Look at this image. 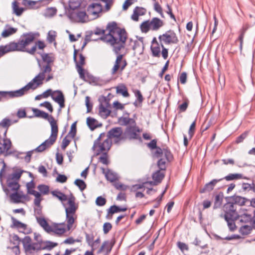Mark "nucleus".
Here are the masks:
<instances>
[{"mask_svg": "<svg viewBox=\"0 0 255 255\" xmlns=\"http://www.w3.org/2000/svg\"><path fill=\"white\" fill-rule=\"evenodd\" d=\"M107 30L108 33L103 36L101 39L113 46L115 53L118 54L125 47L127 39V33L125 29L119 28L114 22L109 23L107 25Z\"/></svg>", "mask_w": 255, "mask_h": 255, "instance_id": "nucleus-1", "label": "nucleus"}, {"mask_svg": "<svg viewBox=\"0 0 255 255\" xmlns=\"http://www.w3.org/2000/svg\"><path fill=\"white\" fill-rule=\"evenodd\" d=\"M31 110L34 117L47 120L51 126V134L49 138L35 149L37 152H41L50 148L56 141L58 133L57 121L52 116L44 111L33 108Z\"/></svg>", "mask_w": 255, "mask_h": 255, "instance_id": "nucleus-2", "label": "nucleus"}, {"mask_svg": "<svg viewBox=\"0 0 255 255\" xmlns=\"http://www.w3.org/2000/svg\"><path fill=\"white\" fill-rule=\"evenodd\" d=\"M42 59L46 65L41 68V72L36 76L31 81L27 84L30 89L34 90L39 85L43 84V81L45 79L48 82L53 78V74L51 73L52 68L51 64L54 61V57L51 53H43L41 54Z\"/></svg>", "mask_w": 255, "mask_h": 255, "instance_id": "nucleus-3", "label": "nucleus"}, {"mask_svg": "<svg viewBox=\"0 0 255 255\" xmlns=\"http://www.w3.org/2000/svg\"><path fill=\"white\" fill-rule=\"evenodd\" d=\"M34 39L35 35L33 33H26L22 35L17 42H11L4 46L8 53L18 51L34 54L36 50V45H34L31 48H28V46L33 42Z\"/></svg>", "mask_w": 255, "mask_h": 255, "instance_id": "nucleus-4", "label": "nucleus"}, {"mask_svg": "<svg viewBox=\"0 0 255 255\" xmlns=\"http://www.w3.org/2000/svg\"><path fill=\"white\" fill-rule=\"evenodd\" d=\"M66 203H63L66 215V222L68 227L71 228L74 223H77L78 216L76 212L79 208V203L76 202V198L71 196L66 200Z\"/></svg>", "mask_w": 255, "mask_h": 255, "instance_id": "nucleus-5", "label": "nucleus"}, {"mask_svg": "<svg viewBox=\"0 0 255 255\" xmlns=\"http://www.w3.org/2000/svg\"><path fill=\"white\" fill-rule=\"evenodd\" d=\"M159 42L162 48L161 55L164 59H166L168 56V49L164 47L163 44L166 45L175 44L179 42L176 33L172 30L166 31L158 36Z\"/></svg>", "mask_w": 255, "mask_h": 255, "instance_id": "nucleus-6", "label": "nucleus"}, {"mask_svg": "<svg viewBox=\"0 0 255 255\" xmlns=\"http://www.w3.org/2000/svg\"><path fill=\"white\" fill-rule=\"evenodd\" d=\"M112 143V140L108 137L105 133H102L95 141L93 149L97 155L102 152H107L110 150Z\"/></svg>", "mask_w": 255, "mask_h": 255, "instance_id": "nucleus-7", "label": "nucleus"}, {"mask_svg": "<svg viewBox=\"0 0 255 255\" xmlns=\"http://www.w3.org/2000/svg\"><path fill=\"white\" fill-rule=\"evenodd\" d=\"M164 25L163 20L157 17H153L151 20L142 22L140 28L142 32L147 33L149 30L157 31Z\"/></svg>", "mask_w": 255, "mask_h": 255, "instance_id": "nucleus-8", "label": "nucleus"}, {"mask_svg": "<svg viewBox=\"0 0 255 255\" xmlns=\"http://www.w3.org/2000/svg\"><path fill=\"white\" fill-rule=\"evenodd\" d=\"M79 50L74 49L73 59L76 62L77 71L79 74L80 78L82 80L88 81L90 77L88 73H86L83 66L85 64V57L82 53L79 54V59L77 60Z\"/></svg>", "mask_w": 255, "mask_h": 255, "instance_id": "nucleus-9", "label": "nucleus"}, {"mask_svg": "<svg viewBox=\"0 0 255 255\" xmlns=\"http://www.w3.org/2000/svg\"><path fill=\"white\" fill-rule=\"evenodd\" d=\"M30 89V88L27 84L24 87L18 90L8 92L0 91V101L3 100H7L11 98L22 97L27 94Z\"/></svg>", "mask_w": 255, "mask_h": 255, "instance_id": "nucleus-10", "label": "nucleus"}, {"mask_svg": "<svg viewBox=\"0 0 255 255\" xmlns=\"http://www.w3.org/2000/svg\"><path fill=\"white\" fill-rule=\"evenodd\" d=\"M223 210L225 214L221 215V217L225 219L239 218V214L236 211L237 207L233 203L228 202L225 204Z\"/></svg>", "mask_w": 255, "mask_h": 255, "instance_id": "nucleus-11", "label": "nucleus"}, {"mask_svg": "<svg viewBox=\"0 0 255 255\" xmlns=\"http://www.w3.org/2000/svg\"><path fill=\"white\" fill-rule=\"evenodd\" d=\"M77 227V223H74L71 226V228L68 227V224L66 222V224L64 223H55L51 226V233H53L55 234L61 236L63 235L67 231L73 230Z\"/></svg>", "mask_w": 255, "mask_h": 255, "instance_id": "nucleus-12", "label": "nucleus"}, {"mask_svg": "<svg viewBox=\"0 0 255 255\" xmlns=\"http://www.w3.org/2000/svg\"><path fill=\"white\" fill-rule=\"evenodd\" d=\"M111 140L113 139L116 143H118L126 138V136L123 133V129L120 127L114 128L110 129L107 135Z\"/></svg>", "mask_w": 255, "mask_h": 255, "instance_id": "nucleus-13", "label": "nucleus"}, {"mask_svg": "<svg viewBox=\"0 0 255 255\" xmlns=\"http://www.w3.org/2000/svg\"><path fill=\"white\" fill-rule=\"evenodd\" d=\"M127 62L125 59H124V55L119 54L117 56L114 66L111 69L112 75L116 74L118 71L122 72L127 66Z\"/></svg>", "mask_w": 255, "mask_h": 255, "instance_id": "nucleus-14", "label": "nucleus"}, {"mask_svg": "<svg viewBox=\"0 0 255 255\" xmlns=\"http://www.w3.org/2000/svg\"><path fill=\"white\" fill-rule=\"evenodd\" d=\"M87 10L89 15L92 16L94 18H96L99 16V14L102 12L103 8L101 4L93 2L88 6Z\"/></svg>", "mask_w": 255, "mask_h": 255, "instance_id": "nucleus-15", "label": "nucleus"}, {"mask_svg": "<svg viewBox=\"0 0 255 255\" xmlns=\"http://www.w3.org/2000/svg\"><path fill=\"white\" fill-rule=\"evenodd\" d=\"M141 132L139 128L136 126V122L134 125L128 126L126 129L125 134L129 139H137L138 132Z\"/></svg>", "mask_w": 255, "mask_h": 255, "instance_id": "nucleus-16", "label": "nucleus"}, {"mask_svg": "<svg viewBox=\"0 0 255 255\" xmlns=\"http://www.w3.org/2000/svg\"><path fill=\"white\" fill-rule=\"evenodd\" d=\"M27 192L28 193L34 196L35 198L33 201V203L37 207H40L41 202L43 200L42 194L39 192L33 189V187L27 185Z\"/></svg>", "mask_w": 255, "mask_h": 255, "instance_id": "nucleus-17", "label": "nucleus"}, {"mask_svg": "<svg viewBox=\"0 0 255 255\" xmlns=\"http://www.w3.org/2000/svg\"><path fill=\"white\" fill-rule=\"evenodd\" d=\"M89 14L84 11H79L70 13V17L79 22H86L89 20Z\"/></svg>", "mask_w": 255, "mask_h": 255, "instance_id": "nucleus-18", "label": "nucleus"}, {"mask_svg": "<svg viewBox=\"0 0 255 255\" xmlns=\"http://www.w3.org/2000/svg\"><path fill=\"white\" fill-rule=\"evenodd\" d=\"M161 43H159L156 37H154L151 41L150 49L152 55L155 57H160L162 50L161 51Z\"/></svg>", "mask_w": 255, "mask_h": 255, "instance_id": "nucleus-19", "label": "nucleus"}, {"mask_svg": "<svg viewBox=\"0 0 255 255\" xmlns=\"http://www.w3.org/2000/svg\"><path fill=\"white\" fill-rule=\"evenodd\" d=\"M110 104L106 101L102 103L99 106V113L100 115L104 118H107L111 113V111L109 109Z\"/></svg>", "mask_w": 255, "mask_h": 255, "instance_id": "nucleus-20", "label": "nucleus"}, {"mask_svg": "<svg viewBox=\"0 0 255 255\" xmlns=\"http://www.w3.org/2000/svg\"><path fill=\"white\" fill-rule=\"evenodd\" d=\"M52 98L59 105L61 108H63L65 107V99L62 92L60 91L54 92V95H52Z\"/></svg>", "mask_w": 255, "mask_h": 255, "instance_id": "nucleus-21", "label": "nucleus"}, {"mask_svg": "<svg viewBox=\"0 0 255 255\" xmlns=\"http://www.w3.org/2000/svg\"><path fill=\"white\" fill-rule=\"evenodd\" d=\"M113 247V244L109 241H104L98 250V254L104 253L105 255H108L111 252Z\"/></svg>", "mask_w": 255, "mask_h": 255, "instance_id": "nucleus-22", "label": "nucleus"}, {"mask_svg": "<svg viewBox=\"0 0 255 255\" xmlns=\"http://www.w3.org/2000/svg\"><path fill=\"white\" fill-rule=\"evenodd\" d=\"M249 27V25L247 23L243 24L242 27L239 32V36L238 39L236 40V42H240V49L241 51L243 49V39L247 30Z\"/></svg>", "mask_w": 255, "mask_h": 255, "instance_id": "nucleus-23", "label": "nucleus"}, {"mask_svg": "<svg viewBox=\"0 0 255 255\" xmlns=\"http://www.w3.org/2000/svg\"><path fill=\"white\" fill-rule=\"evenodd\" d=\"M11 220L12 222L11 228L21 230L22 232L27 230V225L26 224L19 221L13 217H11Z\"/></svg>", "mask_w": 255, "mask_h": 255, "instance_id": "nucleus-24", "label": "nucleus"}, {"mask_svg": "<svg viewBox=\"0 0 255 255\" xmlns=\"http://www.w3.org/2000/svg\"><path fill=\"white\" fill-rule=\"evenodd\" d=\"M146 12V9L145 8L136 6L133 10L131 18L135 21H137L139 19V17L144 15Z\"/></svg>", "mask_w": 255, "mask_h": 255, "instance_id": "nucleus-25", "label": "nucleus"}, {"mask_svg": "<svg viewBox=\"0 0 255 255\" xmlns=\"http://www.w3.org/2000/svg\"><path fill=\"white\" fill-rule=\"evenodd\" d=\"M36 221L45 232L48 233H51V226L49 224L45 218L42 217H36Z\"/></svg>", "mask_w": 255, "mask_h": 255, "instance_id": "nucleus-26", "label": "nucleus"}, {"mask_svg": "<svg viewBox=\"0 0 255 255\" xmlns=\"http://www.w3.org/2000/svg\"><path fill=\"white\" fill-rule=\"evenodd\" d=\"M116 93L121 94L124 97H129L130 95L128 92V90L124 84H120L115 87Z\"/></svg>", "mask_w": 255, "mask_h": 255, "instance_id": "nucleus-27", "label": "nucleus"}, {"mask_svg": "<svg viewBox=\"0 0 255 255\" xmlns=\"http://www.w3.org/2000/svg\"><path fill=\"white\" fill-rule=\"evenodd\" d=\"M86 122L88 126L92 130L102 126L101 124H99L96 120L91 117L87 118Z\"/></svg>", "mask_w": 255, "mask_h": 255, "instance_id": "nucleus-28", "label": "nucleus"}, {"mask_svg": "<svg viewBox=\"0 0 255 255\" xmlns=\"http://www.w3.org/2000/svg\"><path fill=\"white\" fill-rule=\"evenodd\" d=\"M119 124L122 126H130L134 125L135 121L133 119L128 117H121L118 121Z\"/></svg>", "mask_w": 255, "mask_h": 255, "instance_id": "nucleus-29", "label": "nucleus"}, {"mask_svg": "<svg viewBox=\"0 0 255 255\" xmlns=\"http://www.w3.org/2000/svg\"><path fill=\"white\" fill-rule=\"evenodd\" d=\"M11 200L14 203H18L21 202L22 199L25 198V196L21 192H15L10 196Z\"/></svg>", "mask_w": 255, "mask_h": 255, "instance_id": "nucleus-30", "label": "nucleus"}, {"mask_svg": "<svg viewBox=\"0 0 255 255\" xmlns=\"http://www.w3.org/2000/svg\"><path fill=\"white\" fill-rule=\"evenodd\" d=\"M25 240L27 241V243L25 245L26 251L32 252L38 250V245L36 243H30L31 239L29 237H26Z\"/></svg>", "mask_w": 255, "mask_h": 255, "instance_id": "nucleus-31", "label": "nucleus"}, {"mask_svg": "<svg viewBox=\"0 0 255 255\" xmlns=\"http://www.w3.org/2000/svg\"><path fill=\"white\" fill-rule=\"evenodd\" d=\"M127 210V207H120L116 205H113L111 206L109 209L108 213V215H111L112 216L115 213L126 211Z\"/></svg>", "mask_w": 255, "mask_h": 255, "instance_id": "nucleus-32", "label": "nucleus"}, {"mask_svg": "<svg viewBox=\"0 0 255 255\" xmlns=\"http://www.w3.org/2000/svg\"><path fill=\"white\" fill-rule=\"evenodd\" d=\"M51 193L53 196L57 198L60 201H61L62 203L64 201H66L68 198L66 195L58 190L52 191Z\"/></svg>", "mask_w": 255, "mask_h": 255, "instance_id": "nucleus-33", "label": "nucleus"}, {"mask_svg": "<svg viewBox=\"0 0 255 255\" xmlns=\"http://www.w3.org/2000/svg\"><path fill=\"white\" fill-rule=\"evenodd\" d=\"M38 3V1L30 0H23L22 2V4L29 9L38 8L39 6L36 5Z\"/></svg>", "mask_w": 255, "mask_h": 255, "instance_id": "nucleus-34", "label": "nucleus"}, {"mask_svg": "<svg viewBox=\"0 0 255 255\" xmlns=\"http://www.w3.org/2000/svg\"><path fill=\"white\" fill-rule=\"evenodd\" d=\"M12 7L13 12L17 16L21 15L24 10V9L23 8L19 7L18 2L16 1H14L12 3Z\"/></svg>", "mask_w": 255, "mask_h": 255, "instance_id": "nucleus-35", "label": "nucleus"}, {"mask_svg": "<svg viewBox=\"0 0 255 255\" xmlns=\"http://www.w3.org/2000/svg\"><path fill=\"white\" fill-rule=\"evenodd\" d=\"M17 28L9 27L4 29L2 32L1 35L3 38H6L14 34L17 31Z\"/></svg>", "mask_w": 255, "mask_h": 255, "instance_id": "nucleus-36", "label": "nucleus"}, {"mask_svg": "<svg viewBox=\"0 0 255 255\" xmlns=\"http://www.w3.org/2000/svg\"><path fill=\"white\" fill-rule=\"evenodd\" d=\"M222 179H213L208 183H207L204 188V190L206 191H210L214 189V186L218 182L221 181Z\"/></svg>", "mask_w": 255, "mask_h": 255, "instance_id": "nucleus-37", "label": "nucleus"}, {"mask_svg": "<svg viewBox=\"0 0 255 255\" xmlns=\"http://www.w3.org/2000/svg\"><path fill=\"white\" fill-rule=\"evenodd\" d=\"M103 172L105 174L107 179L110 182H114L117 179L116 175L113 173L112 171L108 170L106 172L104 168H102Z\"/></svg>", "mask_w": 255, "mask_h": 255, "instance_id": "nucleus-38", "label": "nucleus"}, {"mask_svg": "<svg viewBox=\"0 0 255 255\" xmlns=\"http://www.w3.org/2000/svg\"><path fill=\"white\" fill-rule=\"evenodd\" d=\"M243 178V175L240 173H230L224 177L227 181L236 180Z\"/></svg>", "mask_w": 255, "mask_h": 255, "instance_id": "nucleus-39", "label": "nucleus"}, {"mask_svg": "<svg viewBox=\"0 0 255 255\" xmlns=\"http://www.w3.org/2000/svg\"><path fill=\"white\" fill-rule=\"evenodd\" d=\"M82 0H69V6L71 9L75 10L80 7Z\"/></svg>", "mask_w": 255, "mask_h": 255, "instance_id": "nucleus-40", "label": "nucleus"}, {"mask_svg": "<svg viewBox=\"0 0 255 255\" xmlns=\"http://www.w3.org/2000/svg\"><path fill=\"white\" fill-rule=\"evenodd\" d=\"M164 177V174L158 170L152 175L153 179L158 183H160Z\"/></svg>", "mask_w": 255, "mask_h": 255, "instance_id": "nucleus-41", "label": "nucleus"}, {"mask_svg": "<svg viewBox=\"0 0 255 255\" xmlns=\"http://www.w3.org/2000/svg\"><path fill=\"white\" fill-rule=\"evenodd\" d=\"M240 222L244 223H248L251 221L252 215L247 213L239 214V218Z\"/></svg>", "mask_w": 255, "mask_h": 255, "instance_id": "nucleus-42", "label": "nucleus"}, {"mask_svg": "<svg viewBox=\"0 0 255 255\" xmlns=\"http://www.w3.org/2000/svg\"><path fill=\"white\" fill-rule=\"evenodd\" d=\"M252 230V227L248 225H245L240 228L239 232L243 236H247L251 233Z\"/></svg>", "mask_w": 255, "mask_h": 255, "instance_id": "nucleus-43", "label": "nucleus"}, {"mask_svg": "<svg viewBox=\"0 0 255 255\" xmlns=\"http://www.w3.org/2000/svg\"><path fill=\"white\" fill-rule=\"evenodd\" d=\"M37 188L42 195H47L49 192V186L45 185H39L37 186Z\"/></svg>", "mask_w": 255, "mask_h": 255, "instance_id": "nucleus-44", "label": "nucleus"}, {"mask_svg": "<svg viewBox=\"0 0 255 255\" xmlns=\"http://www.w3.org/2000/svg\"><path fill=\"white\" fill-rule=\"evenodd\" d=\"M73 138L70 136L68 134L64 138V139L62 140V145H61V148L62 149L65 150L66 148L67 147V146L70 143L71 140Z\"/></svg>", "mask_w": 255, "mask_h": 255, "instance_id": "nucleus-45", "label": "nucleus"}, {"mask_svg": "<svg viewBox=\"0 0 255 255\" xmlns=\"http://www.w3.org/2000/svg\"><path fill=\"white\" fill-rule=\"evenodd\" d=\"M238 219H225L228 223V227L230 230L232 231L235 230L237 228V227L235 223V221L237 220Z\"/></svg>", "mask_w": 255, "mask_h": 255, "instance_id": "nucleus-46", "label": "nucleus"}, {"mask_svg": "<svg viewBox=\"0 0 255 255\" xmlns=\"http://www.w3.org/2000/svg\"><path fill=\"white\" fill-rule=\"evenodd\" d=\"M249 133V131H245L243 133H242L240 136L237 137L235 142L237 144H239L243 142L245 139H246L248 136Z\"/></svg>", "mask_w": 255, "mask_h": 255, "instance_id": "nucleus-47", "label": "nucleus"}, {"mask_svg": "<svg viewBox=\"0 0 255 255\" xmlns=\"http://www.w3.org/2000/svg\"><path fill=\"white\" fill-rule=\"evenodd\" d=\"M82 242L81 238L74 239L73 237H69L63 242V243L67 245H72L75 243H80Z\"/></svg>", "mask_w": 255, "mask_h": 255, "instance_id": "nucleus-48", "label": "nucleus"}, {"mask_svg": "<svg viewBox=\"0 0 255 255\" xmlns=\"http://www.w3.org/2000/svg\"><path fill=\"white\" fill-rule=\"evenodd\" d=\"M195 127H196V121H194L192 124L190 125L188 130L189 134V139L190 140L192 138L195 131Z\"/></svg>", "mask_w": 255, "mask_h": 255, "instance_id": "nucleus-49", "label": "nucleus"}, {"mask_svg": "<svg viewBox=\"0 0 255 255\" xmlns=\"http://www.w3.org/2000/svg\"><path fill=\"white\" fill-rule=\"evenodd\" d=\"M223 201V198L220 195L215 196L214 208H217L221 205Z\"/></svg>", "mask_w": 255, "mask_h": 255, "instance_id": "nucleus-50", "label": "nucleus"}, {"mask_svg": "<svg viewBox=\"0 0 255 255\" xmlns=\"http://www.w3.org/2000/svg\"><path fill=\"white\" fill-rule=\"evenodd\" d=\"M114 187L119 190L125 191L128 188V186L120 182H115L114 184Z\"/></svg>", "mask_w": 255, "mask_h": 255, "instance_id": "nucleus-51", "label": "nucleus"}, {"mask_svg": "<svg viewBox=\"0 0 255 255\" xmlns=\"http://www.w3.org/2000/svg\"><path fill=\"white\" fill-rule=\"evenodd\" d=\"M234 201L235 205L237 204H239L240 206L244 205L246 201V200L245 198L242 197L241 196H237L234 198Z\"/></svg>", "mask_w": 255, "mask_h": 255, "instance_id": "nucleus-52", "label": "nucleus"}, {"mask_svg": "<svg viewBox=\"0 0 255 255\" xmlns=\"http://www.w3.org/2000/svg\"><path fill=\"white\" fill-rule=\"evenodd\" d=\"M163 156L165 158V159L168 161H171L173 159V156L171 152L166 149H163Z\"/></svg>", "mask_w": 255, "mask_h": 255, "instance_id": "nucleus-53", "label": "nucleus"}, {"mask_svg": "<svg viewBox=\"0 0 255 255\" xmlns=\"http://www.w3.org/2000/svg\"><path fill=\"white\" fill-rule=\"evenodd\" d=\"M133 92L137 98V100L139 103H141L143 101V97L141 93L139 90H134Z\"/></svg>", "mask_w": 255, "mask_h": 255, "instance_id": "nucleus-54", "label": "nucleus"}, {"mask_svg": "<svg viewBox=\"0 0 255 255\" xmlns=\"http://www.w3.org/2000/svg\"><path fill=\"white\" fill-rule=\"evenodd\" d=\"M8 187L11 190L17 191L19 188V185L16 181H10L8 183Z\"/></svg>", "mask_w": 255, "mask_h": 255, "instance_id": "nucleus-55", "label": "nucleus"}, {"mask_svg": "<svg viewBox=\"0 0 255 255\" xmlns=\"http://www.w3.org/2000/svg\"><path fill=\"white\" fill-rule=\"evenodd\" d=\"M56 34L54 31H50L48 33L47 40L49 43H52L55 40Z\"/></svg>", "mask_w": 255, "mask_h": 255, "instance_id": "nucleus-56", "label": "nucleus"}, {"mask_svg": "<svg viewBox=\"0 0 255 255\" xmlns=\"http://www.w3.org/2000/svg\"><path fill=\"white\" fill-rule=\"evenodd\" d=\"M22 171H16L15 172L12 173L11 175V176H10L11 179L12 180H13V181H18L19 179V178H20V177L22 175Z\"/></svg>", "mask_w": 255, "mask_h": 255, "instance_id": "nucleus-57", "label": "nucleus"}, {"mask_svg": "<svg viewBox=\"0 0 255 255\" xmlns=\"http://www.w3.org/2000/svg\"><path fill=\"white\" fill-rule=\"evenodd\" d=\"M75 184L81 190H84L86 187L85 183L82 180L76 179Z\"/></svg>", "mask_w": 255, "mask_h": 255, "instance_id": "nucleus-58", "label": "nucleus"}, {"mask_svg": "<svg viewBox=\"0 0 255 255\" xmlns=\"http://www.w3.org/2000/svg\"><path fill=\"white\" fill-rule=\"evenodd\" d=\"M113 107L116 110H123L125 108V105L119 101H115L113 104Z\"/></svg>", "mask_w": 255, "mask_h": 255, "instance_id": "nucleus-59", "label": "nucleus"}, {"mask_svg": "<svg viewBox=\"0 0 255 255\" xmlns=\"http://www.w3.org/2000/svg\"><path fill=\"white\" fill-rule=\"evenodd\" d=\"M166 161L164 158H161L158 161L157 165L161 170H164L166 168Z\"/></svg>", "mask_w": 255, "mask_h": 255, "instance_id": "nucleus-60", "label": "nucleus"}, {"mask_svg": "<svg viewBox=\"0 0 255 255\" xmlns=\"http://www.w3.org/2000/svg\"><path fill=\"white\" fill-rule=\"evenodd\" d=\"M96 203L99 206H103L106 204V199L102 196H99L96 200Z\"/></svg>", "mask_w": 255, "mask_h": 255, "instance_id": "nucleus-61", "label": "nucleus"}, {"mask_svg": "<svg viewBox=\"0 0 255 255\" xmlns=\"http://www.w3.org/2000/svg\"><path fill=\"white\" fill-rule=\"evenodd\" d=\"M40 106L46 108L50 113H52L53 109L51 104L49 102H44L40 104Z\"/></svg>", "mask_w": 255, "mask_h": 255, "instance_id": "nucleus-62", "label": "nucleus"}, {"mask_svg": "<svg viewBox=\"0 0 255 255\" xmlns=\"http://www.w3.org/2000/svg\"><path fill=\"white\" fill-rule=\"evenodd\" d=\"M188 105H189V102L187 100H186L183 104H182L181 105H180L178 106V109L179 110V111L180 112H185L187 110V109L188 107Z\"/></svg>", "mask_w": 255, "mask_h": 255, "instance_id": "nucleus-63", "label": "nucleus"}, {"mask_svg": "<svg viewBox=\"0 0 255 255\" xmlns=\"http://www.w3.org/2000/svg\"><path fill=\"white\" fill-rule=\"evenodd\" d=\"M103 155L100 157L99 160L101 162L104 164H108L109 162L108 160V155L107 152H102Z\"/></svg>", "mask_w": 255, "mask_h": 255, "instance_id": "nucleus-64", "label": "nucleus"}]
</instances>
